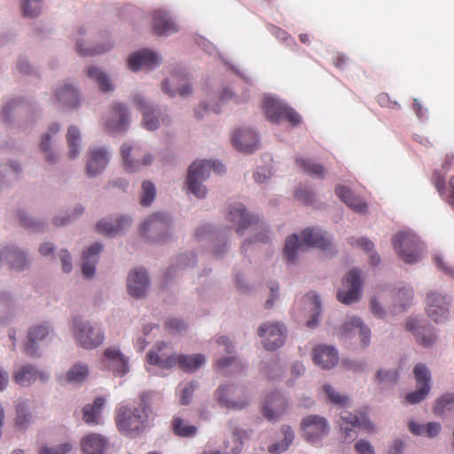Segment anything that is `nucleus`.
<instances>
[{"mask_svg":"<svg viewBox=\"0 0 454 454\" xmlns=\"http://www.w3.org/2000/svg\"><path fill=\"white\" fill-rule=\"evenodd\" d=\"M196 263L195 255L192 254H182L176 261V264L171 266L166 273L168 278H171V273L176 269L184 268L187 266H193Z\"/></svg>","mask_w":454,"mask_h":454,"instance_id":"nucleus-63","label":"nucleus"},{"mask_svg":"<svg viewBox=\"0 0 454 454\" xmlns=\"http://www.w3.org/2000/svg\"><path fill=\"white\" fill-rule=\"evenodd\" d=\"M54 335V328L51 322L43 321L33 325L27 330L25 352L28 356H38L40 353V344L51 340Z\"/></svg>","mask_w":454,"mask_h":454,"instance_id":"nucleus-11","label":"nucleus"},{"mask_svg":"<svg viewBox=\"0 0 454 454\" xmlns=\"http://www.w3.org/2000/svg\"><path fill=\"white\" fill-rule=\"evenodd\" d=\"M301 427L307 442L315 443L329 434L330 425L325 417L308 415L302 419Z\"/></svg>","mask_w":454,"mask_h":454,"instance_id":"nucleus-13","label":"nucleus"},{"mask_svg":"<svg viewBox=\"0 0 454 454\" xmlns=\"http://www.w3.org/2000/svg\"><path fill=\"white\" fill-rule=\"evenodd\" d=\"M60 130V124L52 122L49 125L48 130L42 135L39 145L40 150L43 153L45 160L51 164H55L59 160L57 153L51 148L52 137Z\"/></svg>","mask_w":454,"mask_h":454,"instance_id":"nucleus-36","label":"nucleus"},{"mask_svg":"<svg viewBox=\"0 0 454 454\" xmlns=\"http://www.w3.org/2000/svg\"><path fill=\"white\" fill-rule=\"evenodd\" d=\"M96 228L97 231L100 234H104L110 237L117 236L116 225L114 215L103 218L100 221H98Z\"/></svg>","mask_w":454,"mask_h":454,"instance_id":"nucleus-60","label":"nucleus"},{"mask_svg":"<svg viewBox=\"0 0 454 454\" xmlns=\"http://www.w3.org/2000/svg\"><path fill=\"white\" fill-rule=\"evenodd\" d=\"M296 164L304 173L314 178H324L326 174V169L323 165L316 163L310 159L297 157Z\"/></svg>","mask_w":454,"mask_h":454,"instance_id":"nucleus-47","label":"nucleus"},{"mask_svg":"<svg viewBox=\"0 0 454 454\" xmlns=\"http://www.w3.org/2000/svg\"><path fill=\"white\" fill-rule=\"evenodd\" d=\"M205 363L206 357L201 354L178 356V365L186 372H194Z\"/></svg>","mask_w":454,"mask_h":454,"instance_id":"nucleus-48","label":"nucleus"},{"mask_svg":"<svg viewBox=\"0 0 454 454\" xmlns=\"http://www.w3.org/2000/svg\"><path fill=\"white\" fill-rule=\"evenodd\" d=\"M263 107L268 120L271 122L278 123L285 120L292 125H297L301 121L299 114L277 98L265 96Z\"/></svg>","mask_w":454,"mask_h":454,"instance_id":"nucleus-7","label":"nucleus"},{"mask_svg":"<svg viewBox=\"0 0 454 454\" xmlns=\"http://www.w3.org/2000/svg\"><path fill=\"white\" fill-rule=\"evenodd\" d=\"M81 449L83 454H107L109 442L100 434H89L81 440Z\"/></svg>","mask_w":454,"mask_h":454,"instance_id":"nucleus-33","label":"nucleus"},{"mask_svg":"<svg viewBox=\"0 0 454 454\" xmlns=\"http://www.w3.org/2000/svg\"><path fill=\"white\" fill-rule=\"evenodd\" d=\"M151 286L148 272L144 268H136L129 271L127 278L128 294L135 299H143L146 296Z\"/></svg>","mask_w":454,"mask_h":454,"instance_id":"nucleus-20","label":"nucleus"},{"mask_svg":"<svg viewBox=\"0 0 454 454\" xmlns=\"http://www.w3.org/2000/svg\"><path fill=\"white\" fill-rule=\"evenodd\" d=\"M147 422L148 413L144 399L138 406L122 403L116 408L115 423L120 433L125 436H138L145 431Z\"/></svg>","mask_w":454,"mask_h":454,"instance_id":"nucleus-1","label":"nucleus"},{"mask_svg":"<svg viewBox=\"0 0 454 454\" xmlns=\"http://www.w3.org/2000/svg\"><path fill=\"white\" fill-rule=\"evenodd\" d=\"M103 246L99 242L91 244L82 253V272L85 278H91L96 273V265L99 260Z\"/></svg>","mask_w":454,"mask_h":454,"instance_id":"nucleus-34","label":"nucleus"},{"mask_svg":"<svg viewBox=\"0 0 454 454\" xmlns=\"http://www.w3.org/2000/svg\"><path fill=\"white\" fill-rule=\"evenodd\" d=\"M356 334L360 337L361 346L367 348L371 344L372 332L368 325H364L358 317H351L341 326V336L351 339Z\"/></svg>","mask_w":454,"mask_h":454,"instance_id":"nucleus-25","label":"nucleus"},{"mask_svg":"<svg viewBox=\"0 0 454 454\" xmlns=\"http://www.w3.org/2000/svg\"><path fill=\"white\" fill-rule=\"evenodd\" d=\"M168 345L161 341L155 345L154 349L147 354V362L158 365L160 368L170 369L178 364V356L171 352H167Z\"/></svg>","mask_w":454,"mask_h":454,"instance_id":"nucleus-29","label":"nucleus"},{"mask_svg":"<svg viewBox=\"0 0 454 454\" xmlns=\"http://www.w3.org/2000/svg\"><path fill=\"white\" fill-rule=\"evenodd\" d=\"M450 296L432 292L427 296L426 311L428 317L436 324H444L450 317Z\"/></svg>","mask_w":454,"mask_h":454,"instance_id":"nucleus-12","label":"nucleus"},{"mask_svg":"<svg viewBox=\"0 0 454 454\" xmlns=\"http://www.w3.org/2000/svg\"><path fill=\"white\" fill-rule=\"evenodd\" d=\"M156 196V187L150 181H144L142 183V191L140 195V203L145 207L150 206Z\"/></svg>","mask_w":454,"mask_h":454,"instance_id":"nucleus-59","label":"nucleus"},{"mask_svg":"<svg viewBox=\"0 0 454 454\" xmlns=\"http://www.w3.org/2000/svg\"><path fill=\"white\" fill-rule=\"evenodd\" d=\"M23 100L21 98H13L6 101L1 111V120L6 124L13 122L14 112L20 106Z\"/></svg>","mask_w":454,"mask_h":454,"instance_id":"nucleus-55","label":"nucleus"},{"mask_svg":"<svg viewBox=\"0 0 454 454\" xmlns=\"http://www.w3.org/2000/svg\"><path fill=\"white\" fill-rule=\"evenodd\" d=\"M87 75L95 81L101 91L108 92L114 90V85L108 75L100 68L95 66H90L87 68Z\"/></svg>","mask_w":454,"mask_h":454,"instance_id":"nucleus-46","label":"nucleus"},{"mask_svg":"<svg viewBox=\"0 0 454 454\" xmlns=\"http://www.w3.org/2000/svg\"><path fill=\"white\" fill-rule=\"evenodd\" d=\"M266 376L272 380L281 378L283 370L280 367L278 362L272 356L263 362V367L262 368Z\"/></svg>","mask_w":454,"mask_h":454,"instance_id":"nucleus-58","label":"nucleus"},{"mask_svg":"<svg viewBox=\"0 0 454 454\" xmlns=\"http://www.w3.org/2000/svg\"><path fill=\"white\" fill-rule=\"evenodd\" d=\"M289 408V403L285 395L279 391L270 393L262 405V414L270 422L278 421Z\"/></svg>","mask_w":454,"mask_h":454,"instance_id":"nucleus-19","label":"nucleus"},{"mask_svg":"<svg viewBox=\"0 0 454 454\" xmlns=\"http://www.w3.org/2000/svg\"><path fill=\"white\" fill-rule=\"evenodd\" d=\"M172 429L174 434L178 437L192 438L198 433V427L184 422V420L175 416L172 420Z\"/></svg>","mask_w":454,"mask_h":454,"instance_id":"nucleus-50","label":"nucleus"},{"mask_svg":"<svg viewBox=\"0 0 454 454\" xmlns=\"http://www.w3.org/2000/svg\"><path fill=\"white\" fill-rule=\"evenodd\" d=\"M216 354L220 356L225 352L228 356H219L216 362L218 370L225 371L231 366H239L240 362L235 356V346L231 340L226 336H220L215 340Z\"/></svg>","mask_w":454,"mask_h":454,"instance_id":"nucleus-28","label":"nucleus"},{"mask_svg":"<svg viewBox=\"0 0 454 454\" xmlns=\"http://www.w3.org/2000/svg\"><path fill=\"white\" fill-rule=\"evenodd\" d=\"M226 219L233 224L236 232L240 236L254 224L259 223L258 215L248 212L246 206L239 201H234L228 205Z\"/></svg>","mask_w":454,"mask_h":454,"instance_id":"nucleus-9","label":"nucleus"},{"mask_svg":"<svg viewBox=\"0 0 454 454\" xmlns=\"http://www.w3.org/2000/svg\"><path fill=\"white\" fill-rule=\"evenodd\" d=\"M413 299V290L411 286L400 288L396 294L395 302L394 304L395 312H403L410 306Z\"/></svg>","mask_w":454,"mask_h":454,"instance_id":"nucleus-53","label":"nucleus"},{"mask_svg":"<svg viewBox=\"0 0 454 454\" xmlns=\"http://www.w3.org/2000/svg\"><path fill=\"white\" fill-rule=\"evenodd\" d=\"M305 247L301 239L297 234H292L286 239L283 254L288 263H294L298 255V252Z\"/></svg>","mask_w":454,"mask_h":454,"instance_id":"nucleus-42","label":"nucleus"},{"mask_svg":"<svg viewBox=\"0 0 454 454\" xmlns=\"http://www.w3.org/2000/svg\"><path fill=\"white\" fill-rule=\"evenodd\" d=\"M0 265L12 270L24 271L30 266L27 252L15 245L4 247L0 250Z\"/></svg>","mask_w":454,"mask_h":454,"instance_id":"nucleus-15","label":"nucleus"},{"mask_svg":"<svg viewBox=\"0 0 454 454\" xmlns=\"http://www.w3.org/2000/svg\"><path fill=\"white\" fill-rule=\"evenodd\" d=\"M314 363L324 370H330L339 363V353L335 347L318 345L313 350Z\"/></svg>","mask_w":454,"mask_h":454,"instance_id":"nucleus-32","label":"nucleus"},{"mask_svg":"<svg viewBox=\"0 0 454 454\" xmlns=\"http://www.w3.org/2000/svg\"><path fill=\"white\" fill-rule=\"evenodd\" d=\"M257 227V232L252 236L244 240L241 250L243 252H247L251 245H254L256 243H262L266 244L269 243L270 240V236L269 234V229L264 223H257L255 224Z\"/></svg>","mask_w":454,"mask_h":454,"instance_id":"nucleus-51","label":"nucleus"},{"mask_svg":"<svg viewBox=\"0 0 454 454\" xmlns=\"http://www.w3.org/2000/svg\"><path fill=\"white\" fill-rule=\"evenodd\" d=\"M405 329L411 333L416 341L424 348H431L435 343L436 329L424 320L409 317L405 322Z\"/></svg>","mask_w":454,"mask_h":454,"instance_id":"nucleus-14","label":"nucleus"},{"mask_svg":"<svg viewBox=\"0 0 454 454\" xmlns=\"http://www.w3.org/2000/svg\"><path fill=\"white\" fill-rule=\"evenodd\" d=\"M301 239L305 247H315L325 252H333V236L319 228L313 227L303 230Z\"/></svg>","mask_w":454,"mask_h":454,"instance_id":"nucleus-27","label":"nucleus"},{"mask_svg":"<svg viewBox=\"0 0 454 454\" xmlns=\"http://www.w3.org/2000/svg\"><path fill=\"white\" fill-rule=\"evenodd\" d=\"M153 26L156 34L170 35L177 32L178 27L171 16L162 10H157L153 13Z\"/></svg>","mask_w":454,"mask_h":454,"instance_id":"nucleus-37","label":"nucleus"},{"mask_svg":"<svg viewBox=\"0 0 454 454\" xmlns=\"http://www.w3.org/2000/svg\"><path fill=\"white\" fill-rule=\"evenodd\" d=\"M102 363L104 367L112 372L114 376L123 377L129 371L128 357L116 347L105 349Z\"/></svg>","mask_w":454,"mask_h":454,"instance_id":"nucleus-23","label":"nucleus"},{"mask_svg":"<svg viewBox=\"0 0 454 454\" xmlns=\"http://www.w3.org/2000/svg\"><path fill=\"white\" fill-rule=\"evenodd\" d=\"M211 170L217 174L224 173L226 168L219 160H201L194 161L188 168L186 185L189 192L198 199L207 196V188L203 183L208 178Z\"/></svg>","mask_w":454,"mask_h":454,"instance_id":"nucleus-2","label":"nucleus"},{"mask_svg":"<svg viewBox=\"0 0 454 454\" xmlns=\"http://www.w3.org/2000/svg\"><path fill=\"white\" fill-rule=\"evenodd\" d=\"M172 217L166 212H155L146 217L140 225L143 237L153 241H164L169 236Z\"/></svg>","mask_w":454,"mask_h":454,"instance_id":"nucleus-6","label":"nucleus"},{"mask_svg":"<svg viewBox=\"0 0 454 454\" xmlns=\"http://www.w3.org/2000/svg\"><path fill=\"white\" fill-rule=\"evenodd\" d=\"M417 382V389L407 394L405 400L410 404H416L423 401L430 391L431 372L425 364H418L413 369Z\"/></svg>","mask_w":454,"mask_h":454,"instance_id":"nucleus-16","label":"nucleus"},{"mask_svg":"<svg viewBox=\"0 0 454 454\" xmlns=\"http://www.w3.org/2000/svg\"><path fill=\"white\" fill-rule=\"evenodd\" d=\"M140 151V145L137 143H124L121 146V156L122 159L123 168L127 172L135 173L140 169V167L149 166L153 161V156L152 153H146L144 155L141 161L135 160L131 156V153H134L135 156L137 155Z\"/></svg>","mask_w":454,"mask_h":454,"instance_id":"nucleus-22","label":"nucleus"},{"mask_svg":"<svg viewBox=\"0 0 454 454\" xmlns=\"http://www.w3.org/2000/svg\"><path fill=\"white\" fill-rule=\"evenodd\" d=\"M434 411L437 415H443L447 411H454V395L446 394L437 399Z\"/></svg>","mask_w":454,"mask_h":454,"instance_id":"nucleus-57","label":"nucleus"},{"mask_svg":"<svg viewBox=\"0 0 454 454\" xmlns=\"http://www.w3.org/2000/svg\"><path fill=\"white\" fill-rule=\"evenodd\" d=\"M361 270L354 268L347 272L342 279V287L337 292L340 302L350 305L357 302L362 295Z\"/></svg>","mask_w":454,"mask_h":454,"instance_id":"nucleus-10","label":"nucleus"},{"mask_svg":"<svg viewBox=\"0 0 454 454\" xmlns=\"http://www.w3.org/2000/svg\"><path fill=\"white\" fill-rule=\"evenodd\" d=\"M130 121L129 111L121 103H116L112 109V117L106 122L109 130L123 132L126 131Z\"/></svg>","mask_w":454,"mask_h":454,"instance_id":"nucleus-35","label":"nucleus"},{"mask_svg":"<svg viewBox=\"0 0 454 454\" xmlns=\"http://www.w3.org/2000/svg\"><path fill=\"white\" fill-rule=\"evenodd\" d=\"M89 375V366L84 363H76L66 373V379L70 383H81Z\"/></svg>","mask_w":454,"mask_h":454,"instance_id":"nucleus-52","label":"nucleus"},{"mask_svg":"<svg viewBox=\"0 0 454 454\" xmlns=\"http://www.w3.org/2000/svg\"><path fill=\"white\" fill-rule=\"evenodd\" d=\"M160 63V56L149 49L137 51L128 58V67L133 72L142 69L151 71L157 68Z\"/></svg>","mask_w":454,"mask_h":454,"instance_id":"nucleus-21","label":"nucleus"},{"mask_svg":"<svg viewBox=\"0 0 454 454\" xmlns=\"http://www.w3.org/2000/svg\"><path fill=\"white\" fill-rule=\"evenodd\" d=\"M113 47V43L107 41L102 45H98L94 49H87L83 47V44L81 41H77L76 43V51L81 56H88L93 54H102L108 51H110Z\"/></svg>","mask_w":454,"mask_h":454,"instance_id":"nucleus-61","label":"nucleus"},{"mask_svg":"<svg viewBox=\"0 0 454 454\" xmlns=\"http://www.w3.org/2000/svg\"><path fill=\"white\" fill-rule=\"evenodd\" d=\"M280 433L282 439L268 446V451L270 454H280L286 451L294 442V431L290 426L283 425Z\"/></svg>","mask_w":454,"mask_h":454,"instance_id":"nucleus-41","label":"nucleus"},{"mask_svg":"<svg viewBox=\"0 0 454 454\" xmlns=\"http://www.w3.org/2000/svg\"><path fill=\"white\" fill-rule=\"evenodd\" d=\"M393 246L399 257L408 264L419 262L424 251L423 243L410 230L398 231L393 238Z\"/></svg>","mask_w":454,"mask_h":454,"instance_id":"nucleus-4","label":"nucleus"},{"mask_svg":"<svg viewBox=\"0 0 454 454\" xmlns=\"http://www.w3.org/2000/svg\"><path fill=\"white\" fill-rule=\"evenodd\" d=\"M111 159V153L106 146L90 147L89 159L86 163V174L89 177H95L103 173Z\"/></svg>","mask_w":454,"mask_h":454,"instance_id":"nucleus-24","label":"nucleus"},{"mask_svg":"<svg viewBox=\"0 0 454 454\" xmlns=\"http://www.w3.org/2000/svg\"><path fill=\"white\" fill-rule=\"evenodd\" d=\"M17 301L12 292L0 291V325L7 324L11 320Z\"/></svg>","mask_w":454,"mask_h":454,"instance_id":"nucleus-40","label":"nucleus"},{"mask_svg":"<svg viewBox=\"0 0 454 454\" xmlns=\"http://www.w3.org/2000/svg\"><path fill=\"white\" fill-rule=\"evenodd\" d=\"M17 218L22 227L34 232L43 231L46 227V222L43 219L34 217L25 210H19Z\"/></svg>","mask_w":454,"mask_h":454,"instance_id":"nucleus-43","label":"nucleus"},{"mask_svg":"<svg viewBox=\"0 0 454 454\" xmlns=\"http://www.w3.org/2000/svg\"><path fill=\"white\" fill-rule=\"evenodd\" d=\"M54 97L59 106L65 109H74L79 106L80 93L76 86L63 81L56 84Z\"/></svg>","mask_w":454,"mask_h":454,"instance_id":"nucleus-26","label":"nucleus"},{"mask_svg":"<svg viewBox=\"0 0 454 454\" xmlns=\"http://www.w3.org/2000/svg\"><path fill=\"white\" fill-rule=\"evenodd\" d=\"M38 377L43 381L48 379L47 375L43 372H40L37 368L32 364L22 365L13 372L15 382L22 387L31 385Z\"/></svg>","mask_w":454,"mask_h":454,"instance_id":"nucleus-38","label":"nucleus"},{"mask_svg":"<svg viewBox=\"0 0 454 454\" xmlns=\"http://www.w3.org/2000/svg\"><path fill=\"white\" fill-rule=\"evenodd\" d=\"M258 335L266 349L275 350L284 345L286 329L280 323H264L258 328Z\"/></svg>","mask_w":454,"mask_h":454,"instance_id":"nucleus-18","label":"nucleus"},{"mask_svg":"<svg viewBox=\"0 0 454 454\" xmlns=\"http://www.w3.org/2000/svg\"><path fill=\"white\" fill-rule=\"evenodd\" d=\"M133 102L137 108L143 114L144 127L151 131L157 129L160 125V121L157 115L159 110L151 103L147 102L145 98L140 94H136L133 96Z\"/></svg>","mask_w":454,"mask_h":454,"instance_id":"nucleus-30","label":"nucleus"},{"mask_svg":"<svg viewBox=\"0 0 454 454\" xmlns=\"http://www.w3.org/2000/svg\"><path fill=\"white\" fill-rule=\"evenodd\" d=\"M337 196L351 209L357 213H365L367 209L366 203L346 186L336 187Z\"/></svg>","mask_w":454,"mask_h":454,"instance_id":"nucleus-39","label":"nucleus"},{"mask_svg":"<svg viewBox=\"0 0 454 454\" xmlns=\"http://www.w3.org/2000/svg\"><path fill=\"white\" fill-rule=\"evenodd\" d=\"M160 89L170 98H175L178 94L184 98L190 97L193 92L190 76L186 73L175 74L171 78L164 79Z\"/></svg>","mask_w":454,"mask_h":454,"instance_id":"nucleus-17","label":"nucleus"},{"mask_svg":"<svg viewBox=\"0 0 454 454\" xmlns=\"http://www.w3.org/2000/svg\"><path fill=\"white\" fill-rule=\"evenodd\" d=\"M309 297L313 300V309H311L310 318L307 321L306 325L309 328H315L318 325V317L321 312V303L319 296L316 293H310Z\"/></svg>","mask_w":454,"mask_h":454,"instance_id":"nucleus-62","label":"nucleus"},{"mask_svg":"<svg viewBox=\"0 0 454 454\" xmlns=\"http://www.w3.org/2000/svg\"><path fill=\"white\" fill-rule=\"evenodd\" d=\"M230 232L231 230L226 229L224 230V233H222V231H213V233L210 234V238L216 241L213 248V253L215 255L220 257L227 250V233Z\"/></svg>","mask_w":454,"mask_h":454,"instance_id":"nucleus-56","label":"nucleus"},{"mask_svg":"<svg viewBox=\"0 0 454 454\" xmlns=\"http://www.w3.org/2000/svg\"><path fill=\"white\" fill-rule=\"evenodd\" d=\"M72 333L76 344L87 350L97 348L105 340V332L99 324L80 317L73 318Z\"/></svg>","mask_w":454,"mask_h":454,"instance_id":"nucleus-3","label":"nucleus"},{"mask_svg":"<svg viewBox=\"0 0 454 454\" xmlns=\"http://www.w3.org/2000/svg\"><path fill=\"white\" fill-rule=\"evenodd\" d=\"M106 403L105 398L98 397L92 404H87L83 408V420L89 425L99 424L101 410Z\"/></svg>","mask_w":454,"mask_h":454,"instance_id":"nucleus-44","label":"nucleus"},{"mask_svg":"<svg viewBox=\"0 0 454 454\" xmlns=\"http://www.w3.org/2000/svg\"><path fill=\"white\" fill-rule=\"evenodd\" d=\"M217 403L229 410L240 411L245 409L250 400L247 388L239 384H223L215 391Z\"/></svg>","mask_w":454,"mask_h":454,"instance_id":"nucleus-5","label":"nucleus"},{"mask_svg":"<svg viewBox=\"0 0 454 454\" xmlns=\"http://www.w3.org/2000/svg\"><path fill=\"white\" fill-rule=\"evenodd\" d=\"M67 141L68 145V157L75 159L82 150V135L76 126H70L67 133Z\"/></svg>","mask_w":454,"mask_h":454,"instance_id":"nucleus-45","label":"nucleus"},{"mask_svg":"<svg viewBox=\"0 0 454 454\" xmlns=\"http://www.w3.org/2000/svg\"><path fill=\"white\" fill-rule=\"evenodd\" d=\"M42 0H23V15L27 18H35L41 13Z\"/></svg>","mask_w":454,"mask_h":454,"instance_id":"nucleus-64","label":"nucleus"},{"mask_svg":"<svg viewBox=\"0 0 454 454\" xmlns=\"http://www.w3.org/2000/svg\"><path fill=\"white\" fill-rule=\"evenodd\" d=\"M232 144L241 152L252 153L259 147V137L251 128H241L233 133Z\"/></svg>","mask_w":454,"mask_h":454,"instance_id":"nucleus-31","label":"nucleus"},{"mask_svg":"<svg viewBox=\"0 0 454 454\" xmlns=\"http://www.w3.org/2000/svg\"><path fill=\"white\" fill-rule=\"evenodd\" d=\"M340 428L344 434L345 441H353L356 434L354 428H362L369 433L374 432V426L370 421L368 416L364 412L351 413L347 411H343L340 414L338 420Z\"/></svg>","mask_w":454,"mask_h":454,"instance_id":"nucleus-8","label":"nucleus"},{"mask_svg":"<svg viewBox=\"0 0 454 454\" xmlns=\"http://www.w3.org/2000/svg\"><path fill=\"white\" fill-rule=\"evenodd\" d=\"M323 390L328 401L333 404L340 408H347L351 406V399L346 394L340 393L331 384H325L323 386Z\"/></svg>","mask_w":454,"mask_h":454,"instance_id":"nucleus-49","label":"nucleus"},{"mask_svg":"<svg viewBox=\"0 0 454 454\" xmlns=\"http://www.w3.org/2000/svg\"><path fill=\"white\" fill-rule=\"evenodd\" d=\"M16 412L15 422L17 427L22 430H26L33 421V416L27 403L22 402L18 403Z\"/></svg>","mask_w":454,"mask_h":454,"instance_id":"nucleus-54","label":"nucleus"}]
</instances>
